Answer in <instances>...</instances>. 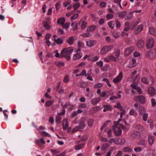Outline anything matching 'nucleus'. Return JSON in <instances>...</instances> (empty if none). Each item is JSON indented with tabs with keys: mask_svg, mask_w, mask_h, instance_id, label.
I'll list each match as a JSON object with an SVG mask.
<instances>
[{
	"mask_svg": "<svg viewBox=\"0 0 156 156\" xmlns=\"http://www.w3.org/2000/svg\"><path fill=\"white\" fill-rule=\"evenodd\" d=\"M118 123L115 121L114 122V125L112 126L115 135L116 136H120L122 133V130L119 128V127L123 129H125V127L122 125L120 124L119 125H117L116 123Z\"/></svg>",
	"mask_w": 156,
	"mask_h": 156,
	"instance_id": "f257e3e1",
	"label": "nucleus"
},
{
	"mask_svg": "<svg viewBox=\"0 0 156 156\" xmlns=\"http://www.w3.org/2000/svg\"><path fill=\"white\" fill-rule=\"evenodd\" d=\"M73 49L71 47H69L63 48L60 53V58L63 57H66L67 55L70 54L73 51Z\"/></svg>",
	"mask_w": 156,
	"mask_h": 156,
	"instance_id": "f03ea898",
	"label": "nucleus"
},
{
	"mask_svg": "<svg viewBox=\"0 0 156 156\" xmlns=\"http://www.w3.org/2000/svg\"><path fill=\"white\" fill-rule=\"evenodd\" d=\"M147 57L150 59H154L156 58V51L154 49L147 51L145 53Z\"/></svg>",
	"mask_w": 156,
	"mask_h": 156,
	"instance_id": "7ed1b4c3",
	"label": "nucleus"
},
{
	"mask_svg": "<svg viewBox=\"0 0 156 156\" xmlns=\"http://www.w3.org/2000/svg\"><path fill=\"white\" fill-rule=\"evenodd\" d=\"M114 47V46L111 45L109 46H107L104 47L101 50L100 53L101 55H104L112 49Z\"/></svg>",
	"mask_w": 156,
	"mask_h": 156,
	"instance_id": "20e7f679",
	"label": "nucleus"
},
{
	"mask_svg": "<svg viewBox=\"0 0 156 156\" xmlns=\"http://www.w3.org/2000/svg\"><path fill=\"white\" fill-rule=\"evenodd\" d=\"M134 100L136 102H139L142 104H144L146 101L145 98L143 95H140L134 97Z\"/></svg>",
	"mask_w": 156,
	"mask_h": 156,
	"instance_id": "39448f33",
	"label": "nucleus"
},
{
	"mask_svg": "<svg viewBox=\"0 0 156 156\" xmlns=\"http://www.w3.org/2000/svg\"><path fill=\"white\" fill-rule=\"evenodd\" d=\"M154 41L152 38H149L147 40L146 46L148 49L153 48L154 46Z\"/></svg>",
	"mask_w": 156,
	"mask_h": 156,
	"instance_id": "423d86ee",
	"label": "nucleus"
},
{
	"mask_svg": "<svg viewBox=\"0 0 156 156\" xmlns=\"http://www.w3.org/2000/svg\"><path fill=\"white\" fill-rule=\"evenodd\" d=\"M122 73L120 72L118 75L113 80V81L115 83H117L121 81L123 78Z\"/></svg>",
	"mask_w": 156,
	"mask_h": 156,
	"instance_id": "0eeeda50",
	"label": "nucleus"
},
{
	"mask_svg": "<svg viewBox=\"0 0 156 156\" xmlns=\"http://www.w3.org/2000/svg\"><path fill=\"white\" fill-rule=\"evenodd\" d=\"M85 121V118H83L80 120L79 122V131H80L81 129L85 127L86 124L84 122Z\"/></svg>",
	"mask_w": 156,
	"mask_h": 156,
	"instance_id": "6e6552de",
	"label": "nucleus"
},
{
	"mask_svg": "<svg viewBox=\"0 0 156 156\" xmlns=\"http://www.w3.org/2000/svg\"><path fill=\"white\" fill-rule=\"evenodd\" d=\"M134 50V47L133 46L129 47L125 50V55L127 56L130 55Z\"/></svg>",
	"mask_w": 156,
	"mask_h": 156,
	"instance_id": "1a4fd4ad",
	"label": "nucleus"
},
{
	"mask_svg": "<svg viewBox=\"0 0 156 156\" xmlns=\"http://www.w3.org/2000/svg\"><path fill=\"white\" fill-rule=\"evenodd\" d=\"M137 47L140 49H142L144 46V43L142 40H138L136 44Z\"/></svg>",
	"mask_w": 156,
	"mask_h": 156,
	"instance_id": "9d476101",
	"label": "nucleus"
},
{
	"mask_svg": "<svg viewBox=\"0 0 156 156\" xmlns=\"http://www.w3.org/2000/svg\"><path fill=\"white\" fill-rule=\"evenodd\" d=\"M105 60L107 62H109L111 61H116L117 60L116 58L112 55H111L109 56H107L104 58Z\"/></svg>",
	"mask_w": 156,
	"mask_h": 156,
	"instance_id": "9b49d317",
	"label": "nucleus"
},
{
	"mask_svg": "<svg viewBox=\"0 0 156 156\" xmlns=\"http://www.w3.org/2000/svg\"><path fill=\"white\" fill-rule=\"evenodd\" d=\"M136 25L134 26V27H132L131 26H129V23L128 22H126L125 23L124 30L127 31L129 30H133L134 29Z\"/></svg>",
	"mask_w": 156,
	"mask_h": 156,
	"instance_id": "f8f14e48",
	"label": "nucleus"
},
{
	"mask_svg": "<svg viewBox=\"0 0 156 156\" xmlns=\"http://www.w3.org/2000/svg\"><path fill=\"white\" fill-rule=\"evenodd\" d=\"M147 92L148 94L152 96L155 94L156 90L154 87H151L148 88Z\"/></svg>",
	"mask_w": 156,
	"mask_h": 156,
	"instance_id": "ddd939ff",
	"label": "nucleus"
},
{
	"mask_svg": "<svg viewBox=\"0 0 156 156\" xmlns=\"http://www.w3.org/2000/svg\"><path fill=\"white\" fill-rule=\"evenodd\" d=\"M101 100L99 97H95L92 98L91 100V103L93 105H95L98 103Z\"/></svg>",
	"mask_w": 156,
	"mask_h": 156,
	"instance_id": "4468645a",
	"label": "nucleus"
},
{
	"mask_svg": "<svg viewBox=\"0 0 156 156\" xmlns=\"http://www.w3.org/2000/svg\"><path fill=\"white\" fill-rule=\"evenodd\" d=\"M69 124H68V119H65L62 121L63 129L64 130H66L68 127Z\"/></svg>",
	"mask_w": 156,
	"mask_h": 156,
	"instance_id": "2eb2a0df",
	"label": "nucleus"
},
{
	"mask_svg": "<svg viewBox=\"0 0 156 156\" xmlns=\"http://www.w3.org/2000/svg\"><path fill=\"white\" fill-rule=\"evenodd\" d=\"M96 42L94 40H89L86 42L87 46L89 47H92L96 44Z\"/></svg>",
	"mask_w": 156,
	"mask_h": 156,
	"instance_id": "dca6fc26",
	"label": "nucleus"
},
{
	"mask_svg": "<svg viewBox=\"0 0 156 156\" xmlns=\"http://www.w3.org/2000/svg\"><path fill=\"white\" fill-rule=\"evenodd\" d=\"M136 65V60L134 58H133L131 62L129 64L128 67L129 68H132L135 67Z\"/></svg>",
	"mask_w": 156,
	"mask_h": 156,
	"instance_id": "f3484780",
	"label": "nucleus"
},
{
	"mask_svg": "<svg viewBox=\"0 0 156 156\" xmlns=\"http://www.w3.org/2000/svg\"><path fill=\"white\" fill-rule=\"evenodd\" d=\"M125 140L124 138H119L116 139L115 144H116L123 145L125 144Z\"/></svg>",
	"mask_w": 156,
	"mask_h": 156,
	"instance_id": "a211bd4d",
	"label": "nucleus"
},
{
	"mask_svg": "<svg viewBox=\"0 0 156 156\" xmlns=\"http://www.w3.org/2000/svg\"><path fill=\"white\" fill-rule=\"evenodd\" d=\"M131 136L133 138L137 139L140 137V134L139 132L136 131L132 133L131 135Z\"/></svg>",
	"mask_w": 156,
	"mask_h": 156,
	"instance_id": "6ab92c4d",
	"label": "nucleus"
},
{
	"mask_svg": "<svg viewBox=\"0 0 156 156\" xmlns=\"http://www.w3.org/2000/svg\"><path fill=\"white\" fill-rule=\"evenodd\" d=\"M143 29V25L140 24L138 26L134 31L135 34H138L140 33Z\"/></svg>",
	"mask_w": 156,
	"mask_h": 156,
	"instance_id": "aec40b11",
	"label": "nucleus"
},
{
	"mask_svg": "<svg viewBox=\"0 0 156 156\" xmlns=\"http://www.w3.org/2000/svg\"><path fill=\"white\" fill-rule=\"evenodd\" d=\"M130 86L136 90L139 94H141L142 93L141 90L138 87L137 85L131 84Z\"/></svg>",
	"mask_w": 156,
	"mask_h": 156,
	"instance_id": "412c9836",
	"label": "nucleus"
},
{
	"mask_svg": "<svg viewBox=\"0 0 156 156\" xmlns=\"http://www.w3.org/2000/svg\"><path fill=\"white\" fill-rule=\"evenodd\" d=\"M149 33L151 34L156 36V29L153 27H150L149 29Z\"/></svg>",
	"mask_w": 156,
	"mask_h": 156,
	"instance_id": "4be33fe9",
	"label": "nucleus"
},
{
	"mask_svg": "<svg viewBox=\"0 0 156 156\" xmlns=\"http://www.w3.org/2000/svg\"><path fill=\"white\" fill-rule=\"evenodd\" d=\"M154 138L152 136H149L148 137V141L149 144L151 145L154 142Z\"/></svg>",
	"mask_w": 156,
	"mask_h": 156,
	"instance_id": "5701e85b",
	"label": "nucleus"
},
{
	"mask_svg": "<svg viewBox=\"0 0 156 156\" xmlns=\"http://www.w3.org/2000/svg\"><path fill=\"white\" fill-rule=\"evenodd\" d=\"M65 21V19L64 17L59 18L57 20V23L58 24L62 25L64 24Z\"/></svg>",
	"mask_w": 156,
	"mask_h": 156,
	"instance_id": "b1692460",
	"label": "nucleus"
},
{
	"mask_svg": "<svg viewBox=\"0 0 156 156\" xmlns=\"http://www.w3.org/2000/svg\"><path fill=\"white\" fill-rule=\"evenodd\" d=\"M123 152H131L132 151V149L129 147H126L123 148L122 149Z\"/></svg>",
	"mask_w": 156,
	"mask_h": 156,
	"instance_id": "393cba45",
	"label": "nucleus"
},
{
	"mask_svg": "<svg viewBox=\"0 0 156 156\" xmlns=\"http://www.w3.org/2000/svg\"><path fill=\"white\" fill-rule=\"evenodd\" d=\"M105 131L107 133L108 136L110 138L112 136L111 130L109 128H107L105 130Z\"/></svg>",
	"mask_w": 156,
	"mask_h": 156,
	"instance_id": "a878e982",
	"label": "nucleus"
},
{
	"mask_svg": "<svg viewBox=\"0 0 156 156\" xmlns=\"http://www.w3.org/2000/svg\"><path fill=\"white\" fill-rule=\"evenodd\" d=\"M73 7V10L72 11V12H77L78 9V3H76L74 4Z\"/></svg>",
	"mask_w": 156,
	"mask_h": 156,
	"instance_id": "bb28decb",
	"label": "nucleus"
},
{
	"mask_svg": "<svg viewBox=\"0 0 156 156\" xmlns=\"http://www.w3.org/2000/svg\"><path fill=\"white\" fill-rule=\"evenodd\" d=\"M84 47V43L82 41H79V51H80V49L83 48Z\"/></svg>",
	"mask_w": 156,
	"mask_h": 156,
	"instance_id": "cd10ccee",
	"label": "nucleus"
},
{
	"mask_svg": "<svg viewBox=\"0 0 156 156\" xmlns=\"http://www.w3.org/2000/svg\"><path fill=\"white\" fill-rule=\"evenodd\" d=\"M139 113L141 115H142L146 112L145 108L143 106H140L139 108Z\"/></svg>",
	"mask_w": 156,
	"mask_h": 156,
	"instance_id": "c85d7f7f",
	"label": "nucleus"
},
{
	"mask_svg": "<svg viewBox=\"0 0 156 156\" xmlns=\"http://www.w3.org/2000/svg\"><path fill=\"white\" fill-rule=\"evenodd\" d=\"M54 41L56 43L58 44H61L63 43V40L62 39L60 38L57 39H54Z\"/></svg>",
	"mask_w": 156,
	"mask_h": 156,
	"instance_id": "c756f323",
	"label": "nucleus"
},
{
	"mask_svg": "<svg viewBox=\"0 0 156 156\" xmlns=\"http://www.w3.org/2000/svg\"><path fill=\"white\" fill-rule=\"evenodd\" d=\"M80 138V140H79V142H83L84 141L87 140V137L86 136H83L80 137V136H79V139Z\"/></svg>",
	"mask_w": 156,
	"mask_h": 156,
	"instance_id": "7c9ffc66",
	"label": "nucleus"
},
{
	"mask_svg": "<svg viewBox=\"0 0 156 156\" xmlns=\"http://www.w3.org/2000/svg\"><path fill=\"white\" fill-rule=\"evenodd\" d=\"M126 15V12L125 11H123L118 13L119 17L121 18H124Z\"/></svg>",
	"mask_w": 156,
	"mask_h": 156,
	"instance_id": "2f4dec72",
	"label": "nucleus"
},
{
	"mask_svg": "<svg viewBox=\"0 0 156 156\" xmlns=\"http://www.w3.org/2000/svg\"><path fill=\"white\" fill-rule=\"evenodd\" d=\"M133 13L132 12H130L128 13V14H126V15L125 16V19L126 20H128L130 19L133 17Z\"/></svg>",
	"mask_w": 156,
	"mask_h": 156,
	"instance_id": "473e14b6",
	"label": "nucleus"
},
{
	"mask_svg": "<svg viewBox=\"0 0 156 156\" xmlns=\"http://www.w3.org/2000/svg\"><path fill=\"white\" fill-rule=\"evenodd\" d=\"M96 28L95 26H92L88 27L87 29V30L88 32H91L95 30Z\"/></svg>",
	"mask_w": 156,
	"mask_h": 156,
	"instance_id": "72a5a7b5",
	"label": "nucleus"
},
{
	"mask_svg": "<svg viewBox=\"0 0 156 156\" xmlns=\"http://www.w3.org/2000/svg\"><path fill=\"white\" fill-rule=\"evenodd\" d=\"M74 37H70L67 40L68 43L70 44H72L74 43Z\"/></svg>",
	"mask_w": 156,
	"mask_h": 156,
	"instance_id": "f704fd0d",
	"label": "nucleus"
},
{
	"mask_svg": "<svg viewBox=\"0 0 156 156\" xmlns=\"http://www.w3.org/2000/svg\"><path fill=\"white\" fill-rule=\"evenodd\" d=\"M108 24L109 27L113 29L114 28L115 25V23L114 21H110L108 22Z\"/></svg>",
	"mask_w": 156,
	"mask_h": 156,
	"instance_id": "c9c22d12",
	"label": "nucleus"
},
{
	"mask_svg": "<svg viewBox=\"0 0 156 156\" xmlns=\"http://www.w3.org/2000/svg\"><path fill=\"white\" fill-rule=\"evenodd\" d=\"M42 135L44 136H46L48 137H50L51 135L48 133L46 132L45 131H40L39 132Z\"/></svg>",
	"mask_w": 156,
	"mask_h": 156,
	"instance_id": "e433bc0d",
	"label": "nucleus"
},
{
	"mask_svg": "<svg viewBox=\"0 0 156 156\" xmlns=\"http://www.w3.org/2000/svg\"><path fill=\"white\" fill-rule=\"evenodd\" d=\"M129 114L131 115H133L136 116L137 115V113L136 112L134 109H131L129 112Z\"/></svg>",
	"mask_w": 156,
	"mask_h": 156,
	"instance_id": "4c0bfd02",
	"label": "nucleus"
},
{
	"mask_svg": "<svg viewBox=\"0 0 156 156\" xmlns=\"http://www.w3.org/2000/svg\"><path fill=\"white\" fill-rule=\"evenodd\" d=\"M44 26L46 30H49L50 27V26L48 24V23L46 21H45L43 23Z\"/></svg>",
	"mask_w": 156,
	"mask_h": 156,
	"instance_id": "58836bf2",
	"label": "nucleus"
},
{
	"mask_svg": "<svg viewBox=\"0 0 156 156\" xmlns=\"http://www.w3.org/2000/svg\"><path fill=\"white\" fill-rule=\"evenodd\" d=\"M81 28L82 29H85L87 25V23L86 22L84 21H82L81 22Z\"/></svg>",
	"mask_w": 156,
	"mask_h": 156,
	"instance_id": "ea45409f",
	"label": "nucleus"
},
{
	"mask_svg": "<svg viewBox=\"0 0 156 156\" xmlns=\"http://www.w3.org/2000/svg\"><path fill=\"white\" fill-rule=\"evenodd\" d=\"M112 35L114 38H118L119 37V34L118 32L116 31L113 32Z\"/></svg>",
	"mask_w": 156,
	"mask_h": 156,
	"instance_id": "a19ab883",
	"label": "nucleus"
},
{
	"mask_svg": "<svg viewBox=\"0 0 156 156\" xmlns=\"http://www.w3.org/2000/svg\"><path fill=\"white\" fill-rule=\"evenodd\" d=\"M103 107L106 108L107 111H111L112 109V107L110 105H103Z\"/></svg>",
	"mask_w": 156,
	"mask_h": 156,
	"instance_id": "79ce46f5",
	"label": "nucleus"
},
{
	"mask_svg": "<svg viewBox=\"0 0 156 156\" xmlns=\"http://www.w3.org/2000/svg\"><path fill=\"white\" fill-rule=\"evenodd\" d=\"M148 117V114L147 113H144L143 116V119L144 121H147Z\"/></svg>",
	"mask_w": 156,
	"mask_h": 156,
	"instance_id": "37998d69",
	"label": "nucleus"
},
{
	"mask_svg": "<svg viewBox=\"0 0 156 156\" xmlns=\"http://www.w3.org/2000/svg\"><path fill=\"white\" fill-rule=\"evenodd\" d=\"M140 78V76L137 74L135 78V79L133 81V82L135 83H137L139 81Z\"/></svg>",
	"mask_w": 156,
	"mask_h": 156,
	"instance_id": "c03bdc74",
	"label": "nucleus"
},
{
	"mask_svg": "<svg viewBox=\"0 0 156 156\" xmlns=\"http://www.w3.org/2000/svg\"><path fill=\"white\" fill-rule=\"evenodd\" d=\"M99 58V56H94L93 57L91 58L90 59V60L92 62H94L98 60Z\"/></svg>",
	"mask_w": 156,
	"mask_h": 156,
	"instance_id": "a18cd8bd",
	"label": "nucleus"
},
{
	"mask_svg": "<svg viewBox=\"0 0 156 156\" xmlns=\"http://www.w3.org/2000/svg\"><path fill=\"white\" fill-rule=\"evenodd\" d=\"M108 145L107 144H104L101 147V149L102 151H105L108 148Z\"/></svg>",
	"mask_w": 156,
	"mask_h": 156,
	"instance_id": "49530a36",
	"label": "nucleus"
},
{
	"mask_svg": "<svg viewBox=\"0 0 156 156\" xmlns=\"http://www.w3.org/2000/svg\"><path fill=\"white\" fill-rule=\"evenodd\" d=\"M103 86L102 84L101 83H98L95 84L94 86V87L95 88H98L101 87Z\"/></svg>",
	"mask_w": 156,
	"mask_h": 156,
	"instance_id": "de8ad7c7",
	"label": "nucleus"
},
{
	"mask_svg": "<svg viewBox=\"0 0 156 156\" xmlns=\"http://www.w3.org/2000/svg\"><path fill=\"white\" fill-rule=\"evenodd\" d=\"M136 128L137 129L141 131H143L144 130L143 126H142L139 124L137 125H136Z\"/></svg>",
	"mask_w": 156,
	"mask_h": 156,
	"instance_id": "09e8293b",
	"label": "nucleus"
},
{
	"mask_svg": "<svg viewBox=\"0 0 156 156\" xmlns=\"http://www.w3.org/2000/svg\"><path fill=\"white\" fill-rule=\"evenodd\" d=\"M56 65L58 67L63 66L64 65V63L62 62H58L56 63Z\"/></svg>",
	"mask_w": 156,
	"mask_h": 156,
	"instance_id": "8fccbe9b",
	"label": "nucleus"
},
{
	"mask_svg": "<svg viewBox=\"0 0 156 156\" xmlns=\"http://www.w3.org/2000/svg\"><path fill=\"white\" fill-rule=\"evenodd\" d=\"M115 55V57L116 58V59L119 58V56L120 55V52L119 50H117L114 52Z\"/></svg>",
	"mask_w": 156,
	"mask_h": 156,
	"instance_id": "3c124183",
	"label": "nucleus"
},
{
	"mask_svg": "<svg viewBox=\"0 0 156 156\" xmlns=\"http://www.w3.org/2000/svg\"><path fill=\"white\" fill-rule=\"evenodd\" d=\"M78 17V14L76 13L73 14L70 18L71 20L76 19Z\"/></svg>",
	"mask_w": 156,
	"mask_h": 156,
	"instance_id": "603ef678",
	"label": "nucleus"
},
{
	"mask_svg": "<svg viewBox=\"0 0 156 156\" xmlns=\"http://www.w3.org/2000/svg\"><path fill=\"white\" fill-rule=\"evenodd\" d=\"M87 76V75L86 74V71L85 69H83L81 73L80 74V75H79V76Z\"/></svg>",
	"mask_w": 156,
	"mask_h": 156,
	"instance_id": "864d4df0",
	"label": "nucleus"
},
{
	"mask_svg": "<svg viewBox=\"0 0 156 156\" xmlns=\"http://www.w3.org/2000/svg\"><path fill=\"white\" fill-rule=\"evenodd\" d=\"M151 102L152 106H154L156 105V101L154 99L152 98L151 99Z\"/></svg>",
	"mask_w": 156,
	"mask_h": 156,
	"instance_id": "5fc2aeb1",
	"label": "nucleus"
},
{
	"mask_svg": "<svg viewBox=\"0 0 156 156\" xmlns=\"http://www.w3.org/2000/svg\"><path fill=\"white\" fill-rule=\"evenodd\" d=\"M52 101H49L46 102L45 104V105L46 107H49L52 104Z\"/></svg>",
	"mask_w": 156,
	"mask_h": 156,
	"instance_id": "6e6d98bb",
	"label": "nucleus"
},
{
	"mask_svg": "<svg viewBox=\"0 0 156 156\" xmlns=\"http://www.w3.org/2000/svg\"><path fill=\"white\" fill-rule=\"evenodd\" d=\"M113 17V15L112 14H108L106 16V18L107 20H109L112 19Z\"/></svg>",
	"mask_w": 156,
	"mask_h": 156,
	"instance_id": "4d7b16f0",
	"label": "nucleus"
},
{
	"mask_svg": "<svg viewBox=\"0 0 156 156\" xmlns=\"http://www.w3.org/2000/svg\"><path fill=\"white\" fill-rule=\"evenodd\" d=\"M61 118L59 116H57L56 118V122L58 123L59 124L61 122Z\"/></svg>",
	"mask_w": 156,
	"mask_h": 156,
	"instance_id": "13d9d810",
	"label": "nucleus"
},
{
	"mask_svg": "<svg viewBox=\"0 0 156 156\" xmlns=\"http://www.w3.org/2000/svg\"><path fill=\"white\" fill-rule=\"evenodd\" d=\"M140 54L137 51H135L133 53L134 56L135 57H138L140 56Z\"/></svg>",
	"mask_w": 156,
	"mask_h": 156,
	"instance_id": "bf43d9fd",
	"label": "nucleus"
},
{
	"mask_svg": "<svg viewBox=\"0 0 156 156\" xmlns=\"http://www.w3.org/2000/svg\"><path fill=\"white\" fill-rule=\"evenodd\" d=\"M142 149L140 147H135L134 148V151L136 152H139L141 151Z\"/></svg>",
	"mask_w": 156,
	"mask_h": 156,
	"instance_id": "052dcab7",
	"label": "nucleus"
},
{
	"mask_svg": "<svg viewBox=\"0 0 156 156\" xmlns=\"http://www.w3.org/2000/svg\"><path fill=\"white\" fill-rule=\"evenodd\" d=\"M69 80V76L68 75H66L65 76V78L63 80V81L65 82H68Z\"/></svg>",
	"mask_w": 156,
	"mask_h": 156,
	"instance_id": "680f3d73",
	"label": "nucleus"
},
{
	"mask_svg": "<svg viewBox=\"0 0 156 156\" xmlns=\"http://www.w3.org/2000/svg\"><path fill=\"white\" fill-rule=\"evenodd\" d=\"M81 35L84 37H89L90 36V35L89 33H87L81 34Z\"/></svg>",
	"mask_w": 156,
	"mask_h": 156,
	"instance_id": "e2e57ef3",
	"label": "nucleus"
},
{
	"mask_svg": "<svg viewBox=\"0 0 156 156\" xmlns=\"http://www.w3.org/2000/svg\"><path fill=\"white\" fill-rule=\"evenodd\" d=\"M100 139L101 141L102 142H107L108 141L107 139L105 137L101 136Z\"/></svg>",
	"mask_w": 156,
	"mask_h": 156,
	"instance_id": "0e129e2a",
	"label": "nucleus"
},
{
	"mask_svg": "<svg viewBox=\"0 0 156 156\" xmlns=\"http://www.w3.org/2000/svg\"><path fill=\"white\" fill-rule=\"evenodd\" d=\"M103 80L106 82L107 84L108 85L109 87H110L111 86V84L109 83L108 80L107 78H105Z\"/></svg>",
	"mask_w": 156,
	"mask_h": 156,
	"instance_id": "69168bd1",
	"label": "nucleus"
},
{
	"mask_svg": "<svg viewBox=\"0 0 156 156\" xmlns=\"http://www.w3.org/2000/svg\"><path fill=\"white\" fill-rule=\"evenodd\" d=\"M70 23L68 22L66 23L63 26V27L66 29H67L69 27Z\"/></svg>",
	"mask_w": 156,
	"mask_h": 156,
	"instance_id": "338daca9",
	"label": "nucleus"
},
{
	"mask_svg": "<svg viewBox=\"0 0 156 156\" xmlns=\"http://www.w3.org/2000/svg\"><path fill=\"white\" fill-rule=\"evenodd\" d=\"M115 24L116 28H119L121 26V24L118 21H115Z\"/></svg>",
	"mask_w": 156,
	"mask_h": 156,
	"instance_id": "774afa93",
	"label": "nucleus"
}]
</instances>
